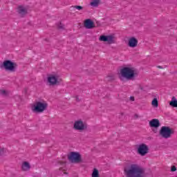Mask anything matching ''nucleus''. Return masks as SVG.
Segmentation results:
<instances>
[{"label": "nucleus", "mask_w": 177, "mask_h": 177, "mask_svg": "<svg viewBox=\"0 0 177 177\" xmlns=\"http://www.w3.org/2000/svg\"><path fill=\"white\" fill-rule=\"evenodd\" d=\"M127 177H146L145 169L136 163L127 165L124 169Z\"/></svg>", "instance_id": "1"}, {"label": "nucleus", "mask_w": 177, "mask_h": 177, "mask_svg": "<svg viewBox=\"0 0 177 177\" xmlns=\"http://www.w3.org/2000/svg\"><path fill=\"white\" fill-rule=\"evenodd\" d=\"M138 77V71L132 66H124L122 68L119 73V78L121 81L127 80L131 81Z\"/></svg>", "instance_id": "2"}, {"label": "nucleus", "mask_w": 177, "mask_h": 177, "mask_svg": "<svg viewBox=\"0 0 177 177\" xmlns=\"http://www.w3.org/2000/svg\"><path fill=\"white\" fill-rule=\"evenodd\" d=\"M31 111L35 114H41L48 109V102L44 100L37 101L31 105Z\"/></svg>", "instance_id": "3"}, {"label": "nucleus", "mask_w": 177, "mask_h": 177, "mask_svg": "<svg viewBox=\"0 0 177 177\" xmlns=\"http://www.w3.org/2000/svg\"><path fill=\"white\" fill-rule=\"evenodd\" d=\"M62 82V79H60V75L57 73H53L48 75L47 77V83L50 86H55Z\"/></svg>", "instance_id": "4"}, {"label": "nucleus", "mask_w": 177, "mask_h": 177, "mask_svg": "<svg viewBox=\"0 0 177 177\" xmlns=\"http://www.w3.org/2000/svg\"><path fill=\"white\" fill-rule=\"evenodd\" d=\"M159 133L164 139H169L174 133V130L169 127L163 126L160 128Z\"/></svg>", "instance_id": "5"}, {"label": "nucleus", "mask_w": 177, "mask_h": 177, "mask_svg": "<svg viewBox=\"0 0 177 177\" xmlns=\"http://www.w3.org/2000/svg\"><path fill=\"white\" fill-rule=\"evenodd\" d=\"M68 158L71 162L78 164V162H81V154L78 152H71L68 155Z\"/></svg>", "instance_id": "6"}, {"label": "nucleus", "mask_w": 177, "mask_h": 177, "mask_svg": "<svg viewBox=\"0 0 177 177\" xmlns=\"http://www.w3.org/2000/svg\"><path fill=\"white\" fill-rule=\"evenodd\" d=\"M99 41H100V42H106V44L111 45L113 44H115V37H114V36L111 35H101L99 37Z\"/></svg>", "instance_id": "7"}, {"label": "nucleus", "mask_w": 177, "mask_h": 177, "mask_svg": "<svg viewBox=\"0 0 177 177\" xmlns=\"http://www.w3.org/2000/svg\"><path fill=\"white\" fill-rule=\"evenodd\" d=\"M16 63L12 62V61L6 60L3 62V67L6 71H10L13 73L16 70Z\"/></svg>", "instance_id": "8"}, {"label": "nucleus", "mask_w": 177, "mask_h": 177, "mask_svg": "<svg viewBox=\"0 0 177 177\" xmlns=\"http://www.w3.org/2000/svg\"><path fill=\"white\" fill-rule=\"evenodd\" d=\"M137 151L140 156H142V157H143L146 156L147 153H149V146H147V145L146 144H140L137 148Z\"/></svg>", "instance_id": "9"}, {"label": "nucleus", "mask_w": 177, "mask_h": 177, "mask_svg": "<svg viewBox=\"0 0 177 177\" xmlns=\"http://www.w3.org/2000/svg\"><path fill=\"white\" fill-rule=\"evenodd\" d=\"M73 128L76 131H84L86 129V124L83 122L81 120H77L75 121L73 124Z\"/></svg>", "instance_id": "10"}, {"label": "nucleus", "mask_w": 177, "mask_h": 177, "mask_svg": "<svg viewBox=\"0 0 177 177\" xmlns=\"http://www.w3.org/2000/svg\"><path fill=\"white\" fill-rule=\"evenodd\" d=\"M128 46L129 48H136L138 46V39L135 37H130L128 40Z\"/></svg>", "instance_id": "11"}, {"label": "nucleus", "mask_w": 177, "mask_h": 177, "mask_svg": "<svg viewBox=\"0 0 177 177\" xmlns=\"http://www.w3.org/2000/svg\"><path fill=\"white\" fill-rule=\"evenodd\" d=\"M84 27L85 28H87L88 30H91V28H93V21L91 19H87L84 21Z\"/></svg>", "instance_id": "12"}, {"label": "nucleus", "mask_w": 177, "mask_h": 177, "mask_svg": "<svg viewBox=\"0 0 177 177\" xmlns=\"http://www.w3.org/2000/svg\"><path fill=\"white\" fill-rule=\"evenodd\" d=\"M149 127L151 128H158L160 127V121L158 119H153L149 122Z\"/></svg>", "instance_id": "13"}, {"label": "nucleus", "mask_w": 177, "mask_h": 177, "mask_svg": "<svg viewBox=\"0 0 177 177\" xmlns=\"http://www.w3.org/2000/svg\"><path fill=\"white\" fill-rule=\"evenodd\" d=\"M31 169V165L28 162H23L21 164V170L27 172L29 169Z\"/></svg>", "instance_id": "14"}, {"label": "nucleus", "mask_w": 177, "mask_h": 177, "mask_svg": "<svg viewBox=\"0 0 177 177\" xmlns=\"http://www.w3.org/2000/svg\"><path fill=\"white\" fill-rule=\"evenodd\" d=\"M17 12L21 16H24V15H27V8L24 6H19Z\"/></svg>", "instance_id": "15"}, {"label": "nucleus", "mask_w": 177, "mask_h": 177, "mask_svg": "<svg viewBox=\"0 0 177 177\" xmlns=\"http://www.w3.org/2000/svg\"><path fill=\"white\" fill-rule=\"evenodd\" d=\"M100 4V0H92L90 2V6L92 8H97V6H99Z\"/></svg>", "instance_id": "16"}, {"label": "nucleus", "mask_w": 177, "mask_h": 177, "mask_svg": "<svg viewBox=\"0 0 177 177\" xmlns=\"http://www.w3.org/2000/svg\"><path fill=\"white\" fill-rule=\"evenodd\" d=\"M171 107H177V99L176 97H172L171 100L169 102Z\"/></svg>", "instance_id": "17"}, {"label": "nucleus", "mask_w": 177, "mask_h": 177, "mask_svg": "<svg viewBox=\"0 0 177 177\" xmlns=\"http://www.w3.org/2000/svg\"><path fill=\"white\" fill-rule=\"evenodd\" d=\"M91 177H100L99 176V170H97V169H94L93 170Z\"/></svg>", "instance_id": "18"}, {"label": "nucleus", "mask_w": 177, "mask_h": 177, "mask_svg": "<svg viewBox=\"0 0 177 177\" xmlns=\"http://www.w3.org/2000/svg\"><path fill=\"white\" fill-rule=\"evenodd\" d=\"M151 104L153 107H158V100H157V98H153L151 102Z\"/></svg>", "instance_id": "19"}, {"label": "nucleus", "mask_w": 177, "mask_h": 177, "mask_svg": "<svg viewBox=\"0 0 177 177\" xmlns=\"http://www.w3.org/2000/svg\"><path fill=\"white\" fill-rule=\"evenodd\" d=\"M6 151H7L6 148L0 147V156H3V154H5V153H6Z\"/></svg>", "instance_id": "20"}, {"label": "nucleus", "mask_w": 177, "mask_h": 177, "mask_svg": "<svg viewBox=\"0 0 177 177\" xmlns=\"http://www.w3.org/2000/svg\"><path fill=\"white\" fill-rule=\"evenodd\" d=\"M59 165H62V167H60V169H62V171H64V169H63V167H64L66 165L65 162H60Z\"/></svg>", "instance_id": "21"}, {"label": "nucleus", "mask_w": 177, "mask_h": 177, "mask_svg": "<svg viewBox=\"0 0 177 177\" xmlns=\"http://www.w3.org/2000/svg\"><path fill=\"white\" fill-rule=\"evenodd\" d=\"M75 9H77V10H82V6H75Z\"/></svg>", "instance_id": "22"}, {"label": "nucleus", "mask_w": 177, "mask_h": 177, "mask_svg": "<svg viewBox=\"0 0 177 177\" xmlns=\"http://www.w3.org/2000/svg\"><path fill=\"white\" fill-rule=\"evenodd\" d=\"M171 172H175L176 171V167L172 166L171 169Z\"/></svg>", "instance_id": "23"}, {"label": "nucleus", "mask_w": 177, "mask_h": 177, "mask_svg": "<svg viewBox=\"0 0 177 177\" xmlns=\"http://www.w3.org/2000/svg\"><path fill=\"white\" fill-rule=\"evenodd\" d=\"M130 100H131V102H134L135 101V97H130Z\"/></svg>", "instance_id": "24"}, {"label": "nucleus", "mask_w": 177, "mask_h": 177, "mask_svg": "<svg viewBox=\"0 0 177 177\" xmlns=\"http://www.w3.org/2000/svg\"><path fill=\"white\" fill-rule=\"evenodd\" d=\"M2 93H3V95H5V93H6V92L5 91H2Z\"/></svg>", "instance_id": "25"}, {"label": "nucleus", "mask_w": 177, "mask_h": 177, "mask_svg": "<svg viewBox=\"0 0 177 177\" xmlns=\"http://www.w3.org/2000/svg\"><path fill=\"white\" fill-rule=\"evenodd\" d=\"M64 28L63 25L59 26V28Z\"/></svg>", "instance_id": "26"}, {"label": "nucleus", "mask_w": 177, "mask_h": 177, "mask_svg": "<svg viewBox=\"0 0 177 177\" xmlns=\"http://www.w3.org/2000/svg\"><path fill=\"white\" fill-rule=\"evenodd\" d=\"M158 68H162L161 66H158Z\"/></svg>", "instance_id": "27"}, {"label": "nucleus", "mask_w": 177, "mask_h": 177, "mask_svg": "<svg viewBox=\"0 0 177 177\" xmlns=\"http://www.w3.org/2000/svg\"><path fill=\"white\" fill-rule=\"evenodd\" d=\"M140 89H143V88H142V86H140Z\"/></svg>", "instance_id": "28"}]
</instances>
